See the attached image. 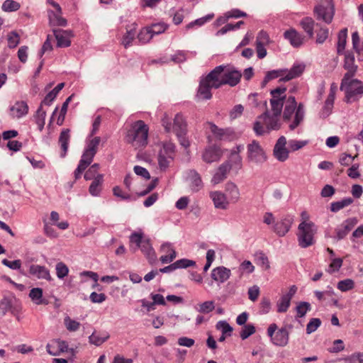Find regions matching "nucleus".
I'll list each match as a JSON object with an SVG mask.
<instances>
[{
	"instance_id": "1",
	"label": "nucleus",
	"mask_w": 363,
	"mask_h": 363,
	"mask_svg": "<svg viewBox=\"0 0 363 363\" xmlns=\"http://www.w3.org/2000/svg\"><path fill=\"white\" fill-rule=\"evenodd\" d=\"M286 88L279 86L270 91V108H267L263 115L260 116L254 124V130L258 135H262L269 130H278L281 126V116L284 103L286 101L283 111V118L289 121L294 116L292 123L289 125L291 130L295 129L302 122L304 118V105L297 104L294 96L286 99Z\"/></svg>"
},
{
	"instance_id": "2",
	"label": "nucleus",
	"mask_w": 363,
	"mask_h": 363,
	"mask_svg": "<svg viewBox=\"0 0 363 363\" xmlns=\"http://www.w3.org/2000/svg\"><path fill=\"white\" fill-rule=\"evenodd\" d=\"M149 127L141 120L131 123L127 129L125 142L135 150L145 148L148 143Z\"/></svg>"
},
{
	"instance_id": "3",
	"label": "nucleus",
	"mask_w": 363,
	"mask_h": 363,
	"mask_svg": "<svg viewBox=\"0 0 363 363\" xmlns=\"http://www.w3.org/2000/svg\"><path fill=\"white\" fill-rule=\"evenodd\" d=\"M301 222L298 227V241L301 247L306 248L314 243V236L317 232L316 225L310 220L309 213L304 211L301 213Z\"/></svg>"
},
{
	"instance_id": "4",
	"label": "nucleus",
	"mask_w": 363,
	"mask_h": 363,
	"mask_svg": "<svg viewBox=\"0 0 363 363\" xmlns=\"http://www.w3.org/2000/svg\"><path fill=\"white\" fill-rule=\"evenodd\" d=\"M211 72L218 88L223 85L235 86L240 83L242 77L240 71L222 65L216 67Z\"/></svg>"
},
{
	"instance_id": "5",
	"label": "nucleus",
	"mask_w": 363,
	"mask_h": 363,
	"mask_svg": "<svg viewBox=\"0 0 363 363\" xmlns=\"http://www.w3.org/2000/svg\"><path fill=\"white\" fill-rule=\"evenodd\" d=\"M100 141L101 139L99 137H95L89 143L86 150L82 156L79 164L77 169L74 171L75 179H79L81 178L82 173L92 162L93 158L97 152Z\"/></svg>"
},
{
	"instance_id": "6",
	"label": "nucleus",
	"mask_w": 363,
	"mask_h": 363,
	"mask_svg": "<svg viewBox=\"0 0 363 363\" xmlns=\"http://www.w3.org/2000/svg\"><path fill=\"white\" fill-rule=\"evenodd\" d=\"M267 335L271 342L279 347H284L289 342V334L285 328L278 329L276 323H272L267 328Z\"/></svg>"
},
{
	"instance_id": "7",
	"label": "nucleus",
	"mask_w": 363,
	"mask_h": 363,
	"mask_svg": "<svg viewBox=\"0 0 363 363\" xmlns=\"http://www.w3.org/2000/svg\"><path fill=\"white\" fill-rule=\"evenodd\" d=\"M335 9L333 0H320L315 7L314 13L318 21L330 23L334 16Z\"/></svg>"
},
{
	"instance_id": "8",
	"label": "nucleus",
	"mask_w": 363,
	"mask_h": 363,
	"mask_svg": "<svg viewBox=\"0 0 363 363\" xmlns=\"http://www.w3.org/2000/svg\"><path fill=\"white\" fill-rule=\"evenodd\" d=\"M211 89H218V85L210 72L201 79L196 97L201 100H208L212 97Z\"/></svg>"
},
{
	"instance_id": "9",
	"label": "nucleus",
	"mask_w": 363,
	"mask_h": 363,
	"mask_svg": "<svg viewBox=\"0 0 363 363\" xmlns=\"http://www.w3.org/2000/svg\"><path fill=\"white\" fill-rule=\"evenodd\" d=\"M340 89L345 92V101L347 103L354 100V97L363 94V84L357 79L348 78L345 85L341 82Z\"/></svg>"
},
{
	"instance_id": "10",
	"label": "nucleus",
	"mask_w": 363,
	"mask_h": 363,
	"mask_svg": "<svg viewBox=\"0 0 363 363\" xmlns=\"http://www.w3.org/2000/svg\"><path fill=\"white\" fill-rule=\"evenodd\" d=\"M162 125L164 127L167 132L173 131L178 136H182L186 131V121L181 114H177L174 119V124L172 125L170 118L165 116L162 119Z\"/></svg>"
},
{
	"instance_id": "11",
	"label": "nucleus",
	"mask_w": 363,
	"mask_h": 363,
	"mask_svg": "<svg viewBox=\"0 0 363 363\" xmlns=\"http://www.w3.org/2000/svg\"><path fill=\"white\" fill-rule=\"evenodd\" d=\"M171 15L173 16L174 23H182L184 20L190 21L189 23H206L211 21L214 17V13H209L200 18L192 20L190 18V12L187 9H179L177 11H172Z\"/></svg>"
},
{
	"instance_id": "12",
	"label": "nucleus",
	"mask_w": 363,
	"mask_h": 363,
	"mask_svg": "<svg viewBox=\"0 0 363 363\" xmlns=\"http://www.w3.org/2000/svg\"><path fill=\"white\" fill-rule=\"evenodd\" d=\"M174 154V145L172 143H164L158 155V163L161 169H166Z\"/></svg>"
},
{
	"instance_id": "13",
	"label": "nucleus",
	"mask_w": 363,
	"mask_h": 363,
	"mask_svg": "<svg viewBox=\"0 0 363 363\" xmlns=\"http://www.w3.org/2000/svg\"><path fill=\"white\" fill-rule=\"evenodd\" d=\"M304 30L311 37L315 38L318 43H323L328 36V30L321 27L320 24H304Z\"/></svg>"
},
{
	"instance_id": "14",
	"label": "nucleus",
	"mask_w": 363,
	"mask_h": 363,
	"mask_svg": "<svg viewBox=\"0 0 363 363\" xmlns=\"http://www.w3.org/2000/svg\"><path fill=\"white\" fill-rule=\"evenodd\" d=\"M208 126L218 140L231 141L237 138L235 133L230 128H220L212 123H208Z\"/></svg>"
},
{
	"instance_id": "15",
	"label": "nucleus",
	"mask_w": 363,
	"mask_h": 363,
	"mask_svg": "<svg viewBox=\"0 0 363 363\" xmlns=\"http://www.w3.org/2000/svg\"><path fill=\"white\" fill-rule=\"evenodd\" d=\"M248 157L256 162H262L266 160V156L263 148L259 143L253 140L247 145Z\"/></svg>"
},
{
	"instance_id": "16",
	"label": "nucleus",
	"mask_w": 363,
	"mask_h": 363,
	"mask_svg": "<svg viewBox=\"0 0 363 363\" xmlns=\"http://www.w3.org/2000/svg\"><path fill=\"white\" fill-rule=\"evenodd\" d=\"M54 35L59 48H67L71 45V40L74 35L70 30L61 29L54 30Z\"/></svg>"
},
{
	"instance_id": "17",
	"label": "nucleus",
	"mask_w": 363,
	"mask_h": 363,
	"mask_svg": "<svg viewBox=\"0 0 363 363\" xmlns=\"http://www.w3.org/2000/svg\"><path fill=\"white\" fill-rule=\"evenodd\" d=\"M297 288L296 286H291L287 293L284 294L277 303V311L279 313L286 312L290 306L291 300L296 293Z\"/></svg>"
},
{
	"instance_id": "18",
	"label": "nucleus",
	"mask_w": 363,
	"mask_h": 363,
	"mask_svg": "<svg viewBox=\"0 0 363 363\" xmlns=\"http://www.w3.org/2000/svg\"><path fill=\"white\" fill-rule=\"evenodd\" d=\"M47 351L49 354L53 356H57L67 352L68 350V345L65 341L60 340H52L46 346Z\"/></svg>"
},
{
	"instance_id": "19",
	"label": "nucleus",
	"mask_w": 363,
	"mask_h": 363,
	"mask_svg": "<svg viewBox=\"0 0 363 363\" xmlns=\"http://www.w3.org/2000/svg\"><path fill=\"white\" fill-rule=\"evenodd\" d=\"M223 153V150L218 146L209 147L203 152V159L208 163L216 162L220 159Z\"/></svg>"
},
{
	"instance_id": "20",
	"label": "nucleus",
	"mask_w": 363,
	"mask_h": 363,
	"mask_svg": "<svg viewBox=\"0 0 363 363\" xmlns=\"http://www.w3.org/2000/svg\"><path fill=\"white\" fill-rule=\"evenodd\" d=\"M344 67L347 72L345 74L342 79V86L345 85L348 78H352L356 72L357 67L354 65V57L348 54L345 57Z\"/></svg>"
},
{
	"instance_id": "21",
	"label": "nucleus",
	"mask_w": 363,
	"mask_h": 363,
	"mask_svg": "<svg viewBox=\"0 0 363 363\" xmlns=\"http://www.w3.org/2000/svg\"><path fill=\"white\" fill-rule=\"evenodd\" d=\"M357 219L355 218H348L345 220L336 230L338 239H342L357 225Z\"/></svg>"
},
{
	"instance_id": "22",
	"label": "nucleus",
	"mask_w": 363,
	"mask_h": 363,
	"mask_svg": "<svg viewBox=\"0 0 363 363\" xmlns=\"http://www.w3.org/2000/svg\"><path fill=\"white\" fill-rule=\"evenodd\" d=\"M231 169L228 163L222 164L216 170V172L212 178V183L216 185L223 182L227 177L228 173Z\"/></svg>"
},
{
	"instance_id": "23",
	"label": "nucleus",
	"mask_w": 363,
	"mask_h": 363,
	"mask_svg": "<svg viewBox=\"0 0 363 363\" xmlns=\"http://www.w3.org/2000/svg\"><path fill=\"white\" fill-rule=\"evenodd\" d=\"M210 197L213 201L215 207L217 208H227L229 201L226 196L220 191H212L210 193Z\"/></svg>"
},
{
	"instance_id": "24",
	"label": "nucleus",
	"mask_w": 363,
	"mask_h": 363,
	"mask_svg": "<svg viewBox=\"0 0 363 363\" xmlns=\"http://www.w3.org/2000/svg\"><path fill=\"white\" fill-rule=\"evenodd\" d=\"M230 276V270L224 267H218L213 269L211 272V278L218 282H224L229 279Z\"/></svg>"
},
{
	"instance_id": "25",
	"label": "nucleus",
	"mask_w": 363,
	"mask_h": 363,
	"mask_svg": "<svg viewBox=\"0 0 363 363\" xmlns=\"http://www.w3.org/2000/svg\"><path fill=\"white\" fill-rule=\"evenodd\" d=\"M29 273L38 279H51L49 270L43 266L33 264L30 267Z\"/></svg>"
},
{
	"instance_id": "26",
	"label": "nucleus",
	"mask_w": 363,
	"mask_h": 363,
	"mask_svg": "<svg viewBox=\"0 0 363 363\" xmlns=\"http://www.w3.org/2000/svg\"><path fill=\"white\" fill-rule=\"evenodd\" d=\"M28 107L24 101L16 102L10 108V114L13 118H19L28 113Z\"/></svg>"
},
{
	"instance_id": "27",
	"label": "nucleus",
	"mask_w": 363,
	"mask_h": 363,
	"mask_svg": "<svg viewBox=\"0 0 363 363\" xmlns=\"http://www.w3.org/2000/svg\"><path fill=\"white\" fill-rule=\"evenodd\" d=\"M305 66L303 65H295L289 70H285L286 73L280 81H289L299 77L303 72Z\"/></svg>"
},
{
	"instance_id": "28",
	"label": "nucleus",
	"mask_w": 363,
	"mask_h": 363,
	"mask_svg": "<svg viewBox=\"0 0 363 363\" xmlns=\"http://www.w3.org/2000/svg\"><path fill=\"white\" fill-rule=\"evenodd\" d=\"M194 264H195V262L192 260H189L187 259H182L177 260V262H174L173 264H170L169 266L161 269V272H171L176 269L186 268V267L193 266Z\"/></svg>"
},
{
	"instance_id": "29",
	"label": "nucleus",
	"mask_w": 363,
	"mask_h": 363,
	"mask_svg": "<svg viewBox=\"0 0 363 363\" xmlns=\"http://www.w3.org/2000/svg\"><path fill=\"white\" fill-rule=\"evenodd\" d=\"M225 191L228 196V201L235 203L238 201L240 197V191L238 186L232 183L228 182L225 186Z\"/></svg>"
},
{
	"instance_id": "30",
	"label": "nucleus",
	"mask_w": 363,
	"mask_h": 363,
	"mask_svg": "<svg viewBox=\"0 0 363 363\" xmlns=\"http://www.w3.org/2000/svg\"><path fill=\"white\" fill-rule=\"evenodd\" d=\"M162 251L165 253L160 257V260L163 263L171 262L176 257V252L170 244L165 243L162 245Z\"/></svg>"
},
{
	"instance_id": "31",
	"label": "nucleus",
	"mask_w": 363,
	"mask_h": 363,
	"mask_svg": "<svg viewBox=\"0 0 363 363\" xmlns=\"http://www.w3.org/2000/svg\"><path fill=\"white\" fill-rule=\"evenodd\" d=\"M284 37L289 40L294 47H298L302 45L303 38L295 30H289L284 33Z\"/></svg>"
},
{
	"instance_id": "32",
	"label": "nucleus",
	"mask_w": 363,
	"mask_h": 363,
	"mask_svg": "<svg viewBox=\"0 0 363 363\" xmlns=\"http://www.w3.org/2000/svg\"><path fill=\"white\" fill-rule=\"evenodd\" d=\"M46 111L40 106L33 116V121L38 130L42 131L45 123Z\"/></svg>"
},
{
	"instance_id": "33",
	"label": "nucleus",
	"mask_w": 363,
	"mask_h": 363,
	"mask_svg": "<svg viewBox=\"0 0 363 363\" xmlns=\"http://www.w3.org/2000/svg\"><path fill=\"white\" fill-rule=\"evenodd\" d=\"M247 14L238 9H233L217 18L216 23H225L230 18H239L241 17H247Z\"/></svg>"
},
{
	"instance_id": "34",
	"label": "nucleus",
	"mask_w": 363,
	"mask_h": 363,
	"mask_svg": "<svg viewBox=\"0 0 363 363\" xmlns=\"http://www.w3.org/2000/svg\"><path fill=\"white\" fill-rule=\"evenodd\" d=\"M291 225V220L290 219H284L276 223L274 230L279 235L283 236L289 230Z\"/></svg>"
},
{
	"instance_id": "35",
	"label": "nucleus",
	"mask_w": 363,
	"mask_h": 363,
	"mask_svg": "<svg viewBox=\"0 0 363 363\" xmlns=\"http://www.w3.org/2000/svg\"><path fill=\"white\" fill-rule=\"evenodd\" d=\"M153 35H154L151 30V26L147 25L140 30V32L138 35V38L142 43H146L151 40Z\"/></svg>"
},
{
	"instance_id": "36",
	"label": "nucleus",
	"mask_w": 363,
	"mask_h": 363,
	"mask_svg": "<svg viewBox=\"0 0 363 363\" xmlns=\"http://www.w3.org/2000/svg\"><path fill=\"white\" fill-rule=\"evenodd\" d=\"M103 176H99L93 180L89 188V191L92 196H98L102 189Z\"/></svg>"
},
{
	"instance_id": "37",
	"label": "nucleus",
	"mask_w": 363,
	"mask_h": 363,
	"mask_svg": "<svg viewBox=\"0 0 363 363\" xmlns=\"http://www.w3.org/2000/svg\"><path fill=\"white\" fill-rule=\"evenodd\" d=\"M51 225H56L60 230H65L69 227V223L66 220L60 221V215L55 211L50 213Z\"/></svg>"
},
{
	"instance_id": "38",
	"label": "nucleus",
	"mask_w": 363,
	"mask_h": 363,
	"mask_svg": "<svg viewBox=\"0 0 363 363\" xmlns=\"http://www.w3.org/2000/svg\"><path fill=\"white\" fill-rule=\"evenodd\" d=\"M108 337L109 335L107 333L101 334L99 332L95 331L89 337V342L91 344L99 346L108 340Z\"/></svg>"
},
{
	"instance_id": "39",
	"label": "nucleus",
	"mask_w": 363,
	"mask_h": 363,
	"mask_svg": "<svg viewBox=\"0 0 363 363\" xmlns=\"http://www.w3.org/2000/svg\"><path fill=\"white\" fill-rule=\"evenodd\" d=\"M64 83L57 84L52 91H50L45 97L43 103L49 106L50 103L56 98L57 94L63 89Z\"/></svg>"
},
{
	"instance_id": "40",
	"label": "nucleus",
	"mask_w": 363,
	"mask_h": 363,
	"mask_svg": "<svg viewBox=\"0 0 363 363\" xmlns=\"http://www.w3.org/2000/svg\"><path fill=\"white\" fill-rule=\"evenodd\" d=\"M99 164H94L91 165L84 173L85 180H95L99 176H103L99 173Z\"/></svg>"
},
{
	"instance_id": "41",
	"label": "nucleus",
	"mask_w": 363,
	"mask_h": 363,
	"mask_svg": "<svg viewBox=\"0 0 363 363\" xmlns=\"http://www.w3.org/2000/svg\"><path fill=\"white\" fill-rule=\"evenodd\" d=\"M72 96H69L66 99V101L63 103V104L61 107V109L60 111V113L57 116V121H56V123L58 125H62L65 121V116H66L67 109H68V105L72 99Z\"/></svg>"
},
{
	"instance_id": "42",
	"label": "nucleus",
	"mask_w": 363,
	"mask_h": 363,
	"mask_svg": "<svg viewBox=\"0 0 363 363\" xmlns=\"http://www.w3.org/2000/svg\"><path fill=\"white\" fill-rule=\"evenodd\" d=\"M8 46L9 48H15L21 40V34L17 31H11L7 35Z\"/></svg>"
},
{
	"instance_id": "43",
	"label": "nucleus",
	"mask_w": 363,
	"mask_h": 363,
	"mask_svg": "<svg viewBox=\"0 0 363 363\" xmlns=\"http://www.w3.org/2000/svg\"><path fill=\"white\" fill-rule=\"evenodd\" d=\"M69 132L70 130L68 128L63 130L61 132L59 138V143L61 145V147L63 150L64 155H65L68 148V143L70 138Z\"/></svg>"
},
{
	"instance_id": "44",
	"label": "nucleus",
	"mask_w": 363,
	"mask_h": 363,
	"mask_svg": "<svg viewBox=\"0 0 363 363\" xmlns=\"http://www.w3.org/2000/svg\"><path fill=\"white\" fill-rule=\"evenodd\" d=\"M353 203V199L351 198H346L340 201L333 202L330 206V211L333 212H337L340 209L350 206Z\"/></svg>"
},
{
	"instance_id": "45",
	"label": "nucleus",
	"mask_w": 363,
	"mask_h": 363,
	"mask_svg": "<svg viewBox=\"0 0 363 363\" xmlns=\"http://www.w3.org/2000/svg\"><path fill=\"white\" fill-rule=\"evenodd\" d=\"M135 28L128 27L127 28L126 33L123 35L122 39V44L125 48H128L131 45V43L135 39Z\"/></svg>"
},
{
	"instance_id": "46",
	"label": "nucleus",
	"mask_w": 363,
	"mask_h": 363,
	"mask_svg": "<svg viewBox=\"0 0 363 363\" xmlns=\"http://www.w3.org/2000/svg\"><path fill=\"white\" fill-rule=\"evenodd\" d=\"M20 4L13 0H6L1 6L3 11L6 12L16 11L20 9Z\"/></svg>"
},
{
	"instance_id": "47",
	"label": "nucleus",
	"mask_w": 363,
	"mask_h": 363,
	"mask_svg": "<svg viewBox=\"0 0 363 363\" xmlns=\"http://www.w3.org/2000/svg\"><path fill=\"white\" fill-rule=\"evenodd\" d=\"M191 187L194 191H198L203 185L200 175L196 172H191Z\"/></svg>"
},
{
	"instance_id": "48",
	"label": "nucleus",
	"mask_w": 363,
	"mask_h": 363,
	"mask_svg": "<svg viewBox=\"0 0 363 363\" xmlns=\"http://www.w3.org/2000/svg\"><path fill=\"white\" fill-rule=\"evenodd\" d=\"M30 298L37 304L43 303V290L40 288H34L30 290L29 294Z\"/></svg>"
},
{
	"instance_id": "49",
	"label": "nucleus",
	"mask_w": 363,
	"mask_h": 363,
	"mask_svg": "<svg viewBox=\"0 0 363 363\" xmlns=\"http://www.w3.org/2000/svg\"><path fill=\"white\" fill-rule=\"evenodd\" d=\"M354 287V282L350 279L342 280L337 284V289L341 291H347L353 289Z\"/></svg>"
},
{
	"instance_id": "50",
	"label": "nucleus",
	"mask_w": 363,
	"mask_h": 363,
	"mask_svg": "<svg viewBox=\"0 0 363 363\" xmlns=\"http://www.w3.org/2000/svg\"><path fill=\"white\" fill-rule=\"evenodd\" d=\"M347 40V30L344 29L340 31L338 34L337 52L340 53L345 50Z\"/></svg>"
},
{
	"instance_id": "51",
	"label": "nucleus",
	"mask_w": 363,
	"mask_h": 363,
	"mask_svg": "<svg viewBox=\"0 0 363 363\" xmlns=\"http://www.w3.org/2000/svg\"><path fill=\"white\" fill-rule=\"evenodd\" d=\"M274 155L280 161L286 160L289 157V150L286 147H274Z\"/></svg>"
},
{
	"instance_id": "52",
	"label": "nucleus",
	"mask_w": 363,
	"mask_h": 363,
	"mask_svg": "<svg viewBox=\"0 0 363 363\" xmlns=\"http://www.w3.org/2000/svg\"><path fill=\"white\" fill-rule=\"evenodd\" d=\"M144 234L141 232H135L130 235V242L131 244H135L136 247L139 248L140 245L145 240Z\"/></svg>"
},
{
	"instance_id": "53",
	"label": "nucleus",
	"mask_w": 363,
	"mask_h": 363,
	"mask_svg": "<svg viewBox=\"0 0 363 363\" xmlns=\"http://www.w3.org/2000/svg\"><path fill=\"white\" fill-rule=\"evenodd\" d=\"M270 42L269 35L264 31H260L257 36L255 45L267 46Z\"/></svg>"
},
{
	"instance_id": "54",
	"label": "nucleus",
	"mask_w": 363,
	"mask_h": 363,
	"mask_svg": "<svg viewBox=\"0 0 363 363\" xmlns=\"http://www.w3.org/2000/svg\"><path fill=\"white\" fill-rule=\"evenodd\" d=\"M214 308L215 304L212 301H205L199 306V311L202 313H208L213 311Z\"/></svg>"
},
{
	"instance_id": "55",
	"label": "nucleus",
	"mask_w": 363,
	"mask_h": 363,
	"mask_svg": "<svg viewBox=\"0 0 363 363\" xmlns=\"http://www.w3.org/2000/svg\"><path fill=\"white\" fill-rule=\"evenodd\" d=\"M216 328L220 330L222 334L228 336H230L233 331V328L225 321H219L216 324Z\"/></svg>"
},
{
	"instance_id": "56",
	"label": "nucleus",
	"mask_w": 363,
	"mask_h": 363,
	"mask_svg": "<svg viewBox=\"0 0 363 363\" xmlns=\"http://www.w3.org/2000/svg\"><path fill=\"white\" fill-rule=\"evenodd\" d=\"M69 272V269L65 264L63 262H59L56 265V274L57 277L60 279H62L65 277L67 276Z\"/></svg>"
},
{
	"instance_id": "57",
	"label": "nucleus",
	"mask_w": 363,
	"mask_h": 363,
	"mask_svg": "<svg viewBox=\"0 0 363 363\" xmlns=\"http://www.w3.org/2000/svg\"><path fill=\"white\" fill-rule=\"evenodd\" d=\"M311 305L307 302H301L296 306L297 316L299 318L303 317L308 311L310 310Z\"/></svg>"
},
{
	"instance_id": "58",
	"label": "nucleus",
	"mask_w": 363,
	"mask_h": 363,
	"mask_svg": "<svg viewBox=\"0 0 363 363\" xmlns=\"http://www.w3.org/2000/svg\"><path fill=\"white\" fill-rule=\"evenodd\" d=\"M357 157V155L352 157L347 153H342L340 156L339 162L340 163L341 165L347 167L350 165L352 163L354 158Z\"/></svg>"
},
{
	"instance_id": "59",
	"label": "nucleus",
	"mask_w": 363,
	"mask_h": 363,
	"mask_svg": "<svg viewBox=\"0 0 363 363\" xmlns=\"http://www.w3.org/2000/svg\"><path fill=\"white\" fill-rule=\"evenodd\" d=\"M255 333V328L252 325H245L240 332V337L242 340L247 338Z\"/></svg>"
},
{
	"instance_id": "60",
	"label": "nucleus",
	"mask_w": 363,
	"mask_h": 363,
	"mask_svg": "<svg viewBox=\"0 0 363 363\" xmlns=\"http://www.w3.org/2000/svg\"><path fill=\"white\" fill-rule=\"evenodd\" d=\"M65 324L67 329L69 331H76L79 328V323L76 320H72L69 317L65 318Z\"/></svg>"
},
{
	"instance_id": "61",
	"label": "nucleus",
	"mask_w": 363,
	"mask_h": 363,
	"mask_svg": "<svg viewBox=\"0 0 363 363\" xmlns=\"http://www.w3.org/2000/svg\"><path fill=\"white\" fill-rule=\"evenodd\" d=\"M139 248H140L142 252H143L147 256H150L153 253V249L151 246L149 239L147 238H145Z\"/></svg>"
},
{
	"instance_id": "62",
	"label": "nucleus",
	"mask_w": 363,
	"mask_h": 363,
	"mask_svg": "<svg viewBox=\"0 0 363 363\" xmlns=\"http://www.w3.org/2000/svg\"><path fill=\"white\" fill-rule=\"evenodd\" d=\"M286 71L284 70H274L271 72H268L266 74L264 80L266 82L270 81L273 79H276L278 77L282 78V76L284 75Z\"/></svg>"
},
{
	"instance_id": "63",
	"label": "nucleus",
	"mask_w": 363,
	"mask_h": 363,
	"mask_svg": "<svg viewBox=\"0 0 363 363\" xmlns=\"http://www.w3.org/2000/svg\"><path fill=\"white\" fill-rule=\"evenodd\" d=\"M321 321L319 318H312L307 325L306 331L308 333L314 332L320 325Z\"/></svg>"
},
{
	"instance_id": "64",
	"label": "nucleus",
	"mask_w": 363,
	"mask_h": 363,
	"mask_svg": "<svg viewBox=\"0 0 363 363\" xmlns=\"http://www.w3.org/2000/svg\"><path fill=\"white\" fill-rule=\"evenodd\" d=\"M243 111H244V107L242 105H240V104L235 105L232 108V110L230 111V117L232 119H235V118L240 117L242 114Z\"/></svg>"
}]
</instances>
